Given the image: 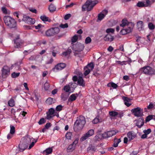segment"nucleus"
<instances>
[{
  "instance_id": "1",
  "label": "nucleus",
  "mask_w": 155,
  "mask_h": 155,
  "mask_svg": "<svg viewBox=\"0 0 155 155\" xmlns=\"http://www.w3.org/2000/svg\"><path fill=\"white\" fill-rule=\"evenodd\" d=\"M86 122L85 118L83 116H80L78 117L73 127L74 131L77 132L81 130L84 127Z\"/></svg>"
},
{
  "instance_id": "2",
  "label": "nucleus",
  "mask_w": 155,
  "mask_h": 155,
  "mask_svg": "<svg viewBox=\"0 0 155 155\" xmlns=\"http://www.w3.org/2000/svg\"><path fill=\"white\" fill-rule=\"evenodd\" d=\"M14 16H16L18 18H22V21L29 24H33L35 23V20L34 19L26 15H23L18 12H14L13 13Z\"/></svg>"
},
{
  "instance_id": "3",
  "label": "nucleus",
  "mask_w": 155,
  "mask_h": 155,
  "mask_svg": "<svg viewBox=\"0 0 155 155\" xmlns=\"http://www.w3.org/2000/svg\"><path fill=\"white\" fill-rule=\"evenodd\" d=\"M98 3V1H92V0H87L82 7V11H85L86 9L87 12L91 11L93 7Z\"/></svg>"
},
{
  "instance_id": "4",
  "label": "nucleus",
  "mask_w": 155,
  "mask_h": 155,
  "mask_svg": "<svg viewBox=\"0 0 155 155\" xmlns=\"http://www.w3.org/2000/svg\"><path fill=\"white\" fill-rule=\"evenodd\" d=\"M4 20L5 25L10 28H14L16 26V22L10 16H5Z\"/></svg>"
},
{
  "instance_id": "5",
  "label": "nucleus",
  "mask_w": 155,
  "mask_h": 155,
  "mask_svg": "<svg viewBox=\"0 0 155 155\" xmlns=\"http://www.w3.org/2000/svg\"><path fill=\"white\" fill-rule=\"evenodd\" d=\"M140 71L147 75L155 74V69L150 66H146L141 68Z\"/></svg>"
},
{
  "instance_id": "6",
  "label": "nucleus",
  "mask_w": 155,
  "mask_h": 155,
  "mask_svg": "<svg viewBox=\"0 0 155 155\" xmlns=\"http://www.w3.org/2000/svg\"><path fill=\"white\" fill-rule=\"evenodd\" d=\"M60 32V29L58 27L50 28L45 32V35L48 37H51L58 34Z\"/></svg>"
},
{
  "instance_id": "7",
  "label": "nucleus",
  "mask_w": 155,
  "mask_h": 155,
  "mask_svg": "<svg viewBox=\"0 0 155 155\" xmlns=\"http://www.w3.org/2000/svg\"><path fill=\"white\" fill-rule=\"evenodd\" d=\"M84 48V45L80 43H77L75 44H73L72 47V48L73 50L78 52L82 51Z\"/></svg>"
},
{
  "instance_id": "8",
  "label": "nucleus",
  "mask_w": 155,
  "mask_h": 155,
  "mask_svg": "<svg viewBox=\"0 0 155 155\" xmlns=\"http://www.w3.org/2000/svg\"><path fill=\"white\" fill-rule=\"evenodd\" d=\"M134 26V24L131 22H130L127 28L122 29L120 31V33L123 35H124L131 32L132 31Z\"/></svg>"
},
{
  "instance_id": "9",
  "label": "nucleus",
  "mask_w": 155,
  "mask_h": 155,
  "mask_svg": "<svg viewBox=\"0 0 155 155\" xmlns=\"http://www.w3.org/2000/svg\"><path fill=\"white\" fill-rule=\"evenodd\" d=\"M131 112L135 116L140 117L143 115V109L140 107H137L132 110Z\"/></svg>"
},
{
  "instance_id": "10",
  "label": "nucleus",
  "mask_w": 155,
  "mask_h": 155,
  "mask_svg": "<svg viewBox=\"0 0 155 155\" xmlns=\"http://www.w3.org/2000/svg\"><path fill=\"white\" fill-rule=\"evenodd\" d=\"M10 69L7 66H3L2 69V76L3 78H6L10 74Z\"/></svg>"
},
{
  "instance_id": "11",
  "label": "nucleus",
  "mask_w": 155,
  "mask_h": 155,
  "mask_svg": "<svg viewBox=\"0 0 155 155\" xmlns=\"http://www.w3.org/2000/svg\"><path fill=\"white\" fill-rule=\"evenodd\" d=\"M94 130L90 129L83 135L81 137V140L82 141H84L89 137L92 136L94 134Z\"/></svg>"
},
{
  "instance_id": "12",
  "label": "nucleus",
  "mask_w": 155,
  "mask_h": 155,
  "mask_svg": "<svg viewBox=\"0 0 155 155\" xmlns=\"http://www.w3.org/2000/svg\"><path fill=\"white\" fill-rule=\"evenodd\" d=\"M118 132L117 130H111L105 132L104 133V138H106L112 137L115 135Z\"/></svg>"
},
{
  "instance_id": "13",
  "label": "nucleus",
  "mask_w": 155,
  "mask_h": 155,
  "mask_svg": "<svg viewBox=\"0 0 155 155\" xmlns=\"http://www.w3.org/2000/svg\"><path fill=\"white\" fill-rule=\"evenodd\" d=\"M54 108H51L49 109L48 111L47 114V119L48 120H50L54 116Z\"/></svg>"
},
{
  "instance_id": "14",
  "label": "nucleus",
  "mask_w": 155,
  "mask_h": 155,
  "mask_svg": "<svg viewBox=\"0 0 155 155\" xmlns=\"http://www.w3.org/2000/svg\"><path fill=\"white\" fill-rule=\"evenodd\" d=\"M28 146L27 144H26V143H25L21 140L20 143L18 146L19 151L21 152L25 150L27 148Z\"/></svg>"
},
{
  "instance_id": "15",
  "label": "nucleus",
  "mask_w": 155,
  "mask_h": 155,
  "mask_svg": "<svg viewBox=\"0 0 155 155\" xmlns=\"http://www.w3.org/2000/svg\"><path fill=\"white\" fill-rule=\"evenodd\" d=\"M66 66V64L64 63H60L56 65L53 69L54 71L56 69L57 71L61 70L64 68Z\"/></svg>"
},
{
  "instance_id": "16",
  "label": "nucleus",
  "mask_w": 155,
  "mask_h": 155,
  "mask_svg": "<svg viewBox=\"0 0 155 155\" xmlns=\"http://www.w3.org/2000/svg\"><path fill=\"white\" fill-rule=\"evenodd\" d=\"M137 27L138 30L139 31L144 30V25L143 22L141 21H138L137 23Z\"/></svg>"
},
{
  "instance_id": "17",
  "label": "nucleus",
  "mask_w": 155,
  "mask_h": 155,
  "mask_svg": "<svg viewBox=\"0 0 155 155\" xmlns=\"http://www.w3.org/2000/svg\"><path fill=\"white\" fill-rule=\"evenodd\" d=\"M144 120L143 118H140L137 120L136 125L138 128H140L144 124Z\"/></svg>"
},
{
  "instance_id": "18",
  "label": "nucleus",
  "mask_w": 155,
  "mask_h": 155,
  "mask_svg": "<svg viewBox=\"0 0 155 155\" xmlns=\"http://www.w3.org/2000/svg\"><path fill=\"white\" fill-rule=\"evenodd\" d=\"M14 43L15 44V47L17 48H21V47L22 43L21 42L19 37L18 36L14 40Z\"/></svg>"
},
{
  "instance_id": "19",
  "label": "nucleus",
  "mask_w": 155,
  "mask_h": 155,
  "mask_svg": "<svg viewBox=\"0 0 155 155\" xmlns=\"http://www.w3.org/2000/svg\"><path fill=\"white\" fill-rule=\"evenodd\" d=\"M31 140H32V138L31 139L29 136H27L23 137L21 140L27 144L28 146L29 144L31 142Z\"/></svg>"
},
{
  "instance_id": "20",
  "label": "nucleus",
  "mask_w": 155,
  "mask_h": 155,
  "mask_svg": "<svg viewBox=\"0 0 155 155\" xmlns=\"http://www.w3.org/2000/svg\"><path fill=\"white\" fill-rule=\"evenodd\" d=\"M102 12L103 13H100L98 15V19L100 21H101L107 14L108 11L106 10H103Z\"/></svg>"
},
{
  "instance_id": "21",
  "label": "nucleus",
  "mask_w": 155,
  "mask_h": 155,
  "mask_svg": "<svg viewBox=\"0 0 155 155\" xmlns=\"http://www.w3.org/2000/svg\"><path fill=\"white\" fill-rule=\"evenodd\" d=\"M127 135L130 140L133 139L136 136V134L133 131L128 132L127 134Z\"/></svg>"
},
{
  "instance_id": "22",
  "label": "nucleus",
  "mask_w": 155,
  "mask_h": 155,
  "mask_svg": "<svg viewBox=\"0 0 155 155\" xmlns=\"http://www.w3.org/2000/svg\"><path fill=\"white\" fill-rule=\"evenodd\" d=\"M114 39L113 36H112L110 34H107L104 38V39L105 41L111 42Z\"/></svg>"
},
{
  "instance_id": "23",
  "label": "nucleus",
  "mask_w": 155,
  "mask_h": 155,
  "mask_svg": "<svg viewBox=\"0 0 155 155\" xmlns=\"http://www.w3.org/2000/svg\"><path fill=\"white\" fill-rule=\"evenodd\" d=\"M103 121L99 115H98L92 121V123L94 124H97L99 122H101Z\"/></svg>"
},
{
  "instance_id": "24",
  "label": "nucleus",
  "mask_w": 155,
  "mask_h": 155,
  "mask_svg": "<svg viewBox=\"0 0 155 155\" xmlns=\"http://www.w3.org/2000/svg\"><path fill=\"white\" fill-rule=\"evenodd\" d=\"M102 138L104 139L103 134H97L94 137V140L96 142L97 141H99Z\"/></svg>"
},
{
  "instance_id": "25",
  "label": "nucleus",
  "mask_w": 155,
  "mask_h": 155,
  "mask_svg": "<svg viewBox=\"0 0 155 155\" xmlns=\"http://www.w3.org/2000/svg\"><path fill=\"white\" fill-rule=\"evenodd\" d=\"M96 147L95 146L90 145L87 148V151L88 152H94L97 150Z\"/></svg>"
},
{
  "instance_id": "26",
  "label": "nucleus",
  "mask_w": 155,
  "mask_h": 155,
  "mask_svg": "<svg viewBox=\"0 0 155 155\" xmlns=\"http://www.w3.org/2000/svg\"><path fill=\"white\" fill-rule=\"evenodd\" d=\"M78 96V94H71L68 98V101L72 102L75 101Z\"/></svg>"
},
{
  "instance_id": "27",
  "label": "nucleus",
  "mask_w": 155,
  "mask_h": 155,
  "mask_svg": "<svg viewBox=\"0 0 155 155\" xmlns=\"http://www.w3.org/2000/svg\"><path fill=\"white\" fill-rule=\"evenodd\" d=\"M122 98L124 101L125 104L128 107H129L131 105V104L129 103L130 101V99L127 97L124 96Z\"/></svg>"
},
{
  "instance_id": "28",
  "label": "nucleus",
  "mask_w": 155,
  "mask_h": 155,
  "mask_svg": "<svg viewBox=\"0 0 155 155\" xmlns=\"http://www.w3.org/2000/svg\"><path fill=\"white\" fill-rule=\"evenodd\" d=\"M78 83L82 87L85 86V83L84 82V80L82 77L79 76V77L78 80Z\"/></svg>"
},
{
  "instance_id": "29",
  "label": "nucleus",
  "mask_w": 155,
  "mask_h": 155,
  "mask_svg": "<svg viewBox=\"0 0 155 155\" xmlns=\"http://www.w3.org/2000/svg\"><path fill=\"white\" fill-rule=\"evenodd\" d=\"M73 84V83L71 82L70 83L69 85L65 86L64 88V90L67 92H70V91L71 87Z\"/></svg>"
},
{
  "instance_id": "30",
  "label": "nucleus",
  "mask_w": 155,
  "mask_h": 155,
  "mask_svg": "<svg viewBox=\"0 0 155 155\" xmlns=\"http://www.w3.org/2000/svg\"><path fill=\"white\" fill-rule=\"evenodd\" d=\"M114 143L113 145V146L116 147L118 146V144L121 142L120 139H117L116 138H115L114 139Z\"/></svg>"
},
{
  "instance_id": "31",
  "label": "nucleus",
  "mask_w": 155,
  "mask_h": 155,
  "mask_svg": "<svg viewBox=\"0 0 155 155\" xmlns=\"http://www.w3.org/2000/svg\"><path fill=\"white\" fill-rule=\"evenodd\" d=\"M55 99L51 97L48 98L46 101V103L48 104H51L55 102Z\"/></svg>"
},
{
  "instance_id": "32",
  "label": "nucleus",
  "mask_w": 155,
  "mask_h": 155,
  "mask_svg": "<svg viewBox=\"0 0 155 155\" xmlns=\"http://www.w3.org/2000/svg\"><path fill=\"white\" fill-rule=\"evenodd\" d=\"M40 18L44 22L45 21H48L50 22L51 21V19H49L48 17L44 15L41 16Z\"/></svg>"
},
{
  "instance_id": "33",
  "label": "nucleus",
  "mask_w": 155,
  "mask_h": 155,
  "mask_svg": "<svg viewBox=\"0 0 155 155\" xmlns=\"http://www.w3.org/2000/svg\"><path fill=\"white\" fill-rule=\"evenodd\" d=\"M122 23L120 24V26L122 27H124L127 25L128 26V24L129 23H128L127 20L126 19H123L121 21Z\"/></svg>"
},
{
  "instance_id": "34",
  "label": "nucleus",
  "mask_w": 155,
  "mask_h": 155,
  "mask_svg": "<svg viewBox=\"0 0 155 155\" xmlns=\"http://www.w3.org/2000/svg\"><path fill=\"white\" fill-rule=\"evenodd\" d=\"M75 145L73 144H70L67 149V151L68 152H72L75 149Z\"/></svg>"
},
{
  "instance_id": "35",
  "label": "nucleus",
  "mask_w": 155,
  "mask_h": 155,
  "mask_svg": "<svg viewBox=\"0 0 155 155\" xmlns=\"http://www.w3.org/2000/svg\"><path fill=\"white\" fill-rule=\"evenodd\" d=\"M94 67V64L93 63H91L88 64L87 66L84 68V70H85L86 69L88 68H90L91 70H92L93 69Z\"/></svg>"
},
{
  "instance_id": "36",
  "label": "nucleus",
  "mask_w": 155,
  "mask_h": 155,
  "mask_svg": "<svg viewBox=\"0 0 155 155\" xmlns=\"http://www.w3.org/2000/svg\"><path fill=\"white\" fill-rule=\"evenodd\" d=\"M107 86L109 87H111L114 89H116L118 86L116 84L113 82L109 83L107 84Z\"/></svg>"
},
{
  "instance_id": "37",
  "label": "nucleus",
  "mask_w": 155,
  "mask_h": 155,
  "mask_svg": "<svg viewBox=\"0 0 155 155\" xmlns=\"http://www.w3.org/2000/svg\"><path fill=\"white\" fill-rule=\"evenodd\" d=\"M56 7L52 4H51L49 7V9L50 12H53L55 11Z\"/></svg>"
},
{
  "instance_id": "38",
  "label": "nucleus",
  "mask_w": 155,
  "mask_h": 155,
  "mask_svg": "<svg viewBox=\"0 0 155 155\" xmlns=\"http://www.w3.org/2000/svg\"><path fill=\"white\" fill-rule=\"evenodd\" d=\"M78 38V37L77 35H74L71 39V44L72 45L75 42L77 41Z\"/></svg>"
},
{
  "instance_id": "39",
  "label": "nucleus",
  "mask_w": 155,
  "mask_h": 155,
  "mask_svg": "<svg viewBox=\"0 0 155 155\" xmlns=\"http://www.w3.org/2000/svg\"><path fill=\"white\" fill-rule=\"evenodd\" d=\"M8 103L9 105L11 107H12L15 105V102L12 98L11 99L8 101Z\"/></svg>"
},
{
  "instance_id": "40",
  "label": "nucleus",
  "mask_w": 155,
  "mask_h": 155,
  "mask_svg": "<svg viewBox=\"0 0 155 155\" xmlns=\"http://www.w3.org/2000/svg\"><path fill=\"white\" fill-rule=\"evenodd\" d=\"M155 0H147L146 3L145 5V7H147L150 6L151 4V2L153 3L154 2Z\"/></svg>"
},
{
  "instance_id": "41",
  "label": "nucleus",
  "mask_w": 155,
  "mask_h": 155,
  "mask_svg": "<svg viewBox=\"0 0 155 155\" xmlns=\"http://www.w3.org/2000/svg\"><path fill=\"white\" fill-rule=\"evenodd\" d=\"M110 115L112 117H114L118 115V113L116 111H111L109 112Z\"/></svg>"
},
{
  "instance_id": "42",
  "label": "nucleus",
  "mask_w": 155,
  "mask_h": 155,
  "mask_svg": "<svg viewBox=\"0 0 155 155\" xmlns=\"http://www.w3.org/2000/svg\"><path fill=\"white\" fill-rule=\"evenodd\" d=\"M10 133L11 134H13L15 132V127L11 125L10 126Z\"/></svg>"
},
{
  "instance_id": "43",
  "label": "nucleus",
  "mask_w": 155,
  "mask_h": 155,
  "mask_svg": "<svg viewBox=\"0 0 155 155\" xmlns=\"http://www.w3.org/2000/svg\"><path fill=\"white\" fill-rule=\"evenodd\" d=\"M153 115H149L147 116L146 118L145 121L146 122L149 121L151 119H153Z\"/></svg>"
},
{
  "instance_id": "44",
  "label": "nucleus",
  "mask_w": 155,
  "mask_h": 155,
  "mask_svg": "<svg viewBox=\"0 0 155 155\" xmlns=\"http://www.w3.org/2000/svg\"><path fill=\"white\" fill-rule=\"evenodd\" d=\"M20 74V73L14 72L12 74L11 76L12 78H16L18 77Z\"/></svg>"
},
{
  "instance_id": "45",
  "label": "nucleus",
  "mask_w": 155,
  "mask_h": 155,
  "mask_svg": "<svg viewBox=\"0 0 155 155\" xmlns=\"http://www.w3.org/2000/svg\"><path fill=\"white\" fill-rule=\"evenodd\" d=\"M137 5V7H145V5L144 3L141 2H138Z\"/></svg>"
},
{
  "instance_id": "46",
  "label": "nucleus",
  "mask_w": 155,
  "mask_h": 155,
  "mask_svg": "<svg viewBox=\"0 0 155 155\" xmlns=\"http://www.w3.org/2000/svg\"><path fill=\"white\" fill-rule=\"evenodd\" d=\"M52 149L51 147L47 148L45 150V152L48 154H50L52 152Z\"/></svg>"
},
{
  "instance_id": "47",
  "label": "nucleus",
  "mask_w": 155,
  "mask_h": 155,
  "mask_svg": "<svg viewBox=\"0 0 155 155\" xmlns=\"http://www.w3.org/2000/svg\"><path fill=\"white\" fill-rule=\"evenodd\" d=\"M148 27L150 30H153L155 28L154 25L152 23H149L148 24Z\"/></svg>"
},
{
  "instance_id": "48",
  "label": "nucleus",
  "mask_w": 155,
  "mask_h": 155,
  "mask_svg": "<svg viewBox=\"0 0 155 155\" xmlns=\"http://www.w3.org/2000/svg\"><path fill=\"white\" fill-rule=\"evenodd\" d=\"M91 39L89 37H87L85 40V43L86 44H88L91 42Z\"/></svg>"
},
{
  "instance_id": "49",
  "label": "nucleus",
  "mask_w": 155,
  "mask_h": 155,
  "mask_svg": "<svg viewBox=\"0 0 155 155\" xmlns=\"http://www.w3.org/2000/svg\"><path fill=\"white\" fill-rule=\"evenodd\" d=\"M50 87V85L47 82H46L44 84V88L45 90L47 91L48 90Z\"/></svg>"
},
{
  "instance_id": "50",
  "label": "nucleus",
  "mask_w": 155,
  "mask_h": 155,
  "mask_svg": "<svg viewBox=\"0 0 155 155\" xmlns=\"http://www.w3.org/2000/svg\"><path fill=\"white\" fill-rule=\"evenodd\" d=\"M46 120L44 118H42L39 121L38 123L39 125H41L45 123Z\"/></svg>"
},
{
  "instance_id": "51",
  "label": "nucleus",
  "mask_w": 155,
  "mask_h": 155,
  "mask_svg": "<svg viewBox=\"0 0 155 155\" xmlns=\"http://www.w3.org/2000/svg\"><path fill=\"white\" fill-rule=\"evenodd\" d=\"M72 135V134L71 133L68 132L66 134L65 137L67 139H70Z\"/></svg>"
},
{
  "instance_id": "52",
  "label": "nucleus",
  "mask_w": 155,
  "mask_h": 155,
  "mask_svg": "<svg viewBox=\"0 0 155 155\" xmlns=\"http://www.w3.org/2000/svg\"><path fill=\"white\" fill-rule=\"evenodd\" d=\"M63 106L61 105L57 106L56 108V110L58 111H60L62 110Z\"/></svg>"
},
{
  "instance_id": "53",
  "label": "nucleus",
  "mask_w": 155,
  "mask_h": 155,
  "mask_svg": "<svg viewBox=\"0 0 155 155\" xmlns=\"http://www.w3.org/2000/svg\"><path fill=\"white\" fill-rule=\"evenodd\" d=\"M84 70V75L85 76H86L91 71L90 69L88 68L86 69L85 70Z\"/></svg>"
},
{
  "instance_id": "54",
  "label": "nucleus",
  "mask_w": 155,
  "mask_h": 155,
  "mask_svg": "<svg viewBox=\"0 0 155 155\" xmlns=\"http://www.w3.org/2000/svg\"><path fill=\"white\" fill-rule=\"evenodd\" d=\"M151 130L150 129H148L147 130H144L143 132L144 134H145L146 135H147L150 134L151 132Z\"/></svg>"
},
{
  "instance_id": "55",
  "label": "nucleus",
  "mask_w": 155,
  "mask_h": 155,
  "mask_svg": "<svg viewBox=\"0 0 155 155\" xmlns=\"http://www.w3.org/2000/svg\"><path fill=\"white\" fill-rule=\"evenodd\" d=\"M114 30L113 28H109L106 30L107 33H114Z\"/></svg>"
},
{
  "instance_id": "56",
  "label": "nucleus",
  "mask_w": 155,
  "mask_h": 155,
  "mask_svg": "<svg viewBox=\"0 0 155 155\" xmlns=\"http://www.w3.org/2000/svg\"><path fill=\"white\" fill-rule=\"evenodd\" d=\"M59 26L62 28H68V25L67 23H65L64 24H61Z\"/></svg>"
},
{
  "instance_id": "57",
  "label": "nucleus",
  "mask_w": 155,
  "mask_h": 155,
  "mask_svg": "<svg viewBox=\"0 0 155 155\" xmlns=\"http://www.w3.org/2000/svg\"><path fill=\"white\" fill-rule=\"evenodd\" d=\"M2 10L3 13L4 14H8V12L7 9L5 7H3L2 8Z\"/></svg>"
},
{
  "instance_id": "58",
  "label": "nucleus",
  "mask_w": 155,
  "mask_h": 155,
  "mask_svg": "<svg viewBox=\"0 0 155 155\" xmlns=\"http://www.w3.org/2000/svg\"><path fill=\"white\" fill-rule=\"evenodd\" d=\"M71 16V15L70 14H68L65 15L64 17V19L65 20L68 19Z\"/></svg>"
},
{
  "instance_id": "59",
  "label": "nucleus",
  "mask_w": 155,
  "mask_h": 155,
  "mask_svg": "<svg viewBox=\"0 0 155 155\" xmlns=\"http://www.w3.org/2000/svg\"><path fill=\"white\" fill-rule=\"evenodd\" d=\"M29 10L31 12L34 13H37V10L33 8H29Z\"/></svg>"
},
{
  "instance_id": "60",
  "label": "nucleus",
  "mask_w": 155,
  "mask_h": 155,
  "mask_svg": "<svg viewBox=\"0 0 155 155\" xmlns=\"http://www.w3.org/2000/svg\"><path fill=\"white\" fill-rule=\"evenodd\" d=\"M154 107V106L151 103H150V104L147 106V108L148 109H152Z\"/></svg>"
},
{
  "instance_id": "61",
  "label": "nucleus",
  "mask_w": 155,
  "mask_h": 155,
  "mask_svg": "<svg viewBox=\"0 0 155 155\" xmlns=\"http://www.w3.org/2000/svg\"><path fill=\"white\" fill-rule=\"evenodd\" d=\"M61 99L63 101H66L67 99V97H65L64 95L63 94H61Z\"/></svg>"
},
{
  "instance_id": "62",
  "label": "nucleus",
  "mask_w": 155,
  "mask_h": 155,
  "mask_svg": "<svg viewBox=\"0 0 155 155\" xmlns=\"http://www.w3.org/2000/svg\"><path fill=\"white\" fill-rule=\"evenodd\" d=\"M51 126V124L50 123H48L46 124L45 126L46 129H48Z\"/></svg>"
},
{
  "instance_id": "63",
  "label": "nucleus",
  "mask_w": 155,
  "mask_h": 155,
  "mask_svg": "<svg viewBox=\"0 0 155 155\" xmlns=\"http://www.w3.org/2000/svg\"><path fill=\"white\" fill-rule=\"evenodd\" d=\"M138 153L137 151H133L130 154V155H137Z\"/></svg>"
},
{
  "instance_id": "64",
  "label": "nucleus",
  "mask_w": 155,
  "mask_h": 155,
  "mask_svg": "<svg viewBox=\"0 0 155 155\" xmlns=\"http://www.w3.org/2000/svg\"><path fill=\"white\" fill-rule=\"evenodd\" d=\"M78 78L76 76H74L72 78V80L74 81H76L78 80Z\"/></svg>"
}]
</instances>
